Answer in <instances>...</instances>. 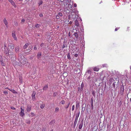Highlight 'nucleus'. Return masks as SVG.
Segmentation results:
<instances>
[{"mask_svg":"<svg viewBox=\"0 0 131 131\" xmlns=\"http://www.w3.org/2000/svg\"><path fill=\"white\" fill-rule=\"evenodd\" d=\"M124 90V87L123 85L122 84L121 85L120 88V93L122 94H123V92Z\"/></svg>","mask_w":131,"mask_h":131,"instance_id":"1","label":"nucleus"},{"mask_svg":"<svg viewBox=\"0 0 131 131\" xmlns=\"http://www.w3.org/2000/svg\"><path fill=\"white\" fill-rule=\"evenodd\" d=\"M8 1L12 4V5L15 8L16 7V5L15 2L12 0H8Z\"/></svg>","mask_w":131,"mask_h":131,"instance_id":"2","label":"nucleus"},{"mask_svg":"<svg viewBox=\"0 0 131 131\" xmlns=\"http://www.w3.org/2000/svg\"><path fill=\"white\" fill-rule=\"evenodd\" d=\"M21 112L20 113V116L21 117H23L24 115V109H23L21 107L20 108Z\"/></svg>","mask_w":131,"mask_h":131,"instance_id":"3","label":"nucleus"},{"mask_svg":"<svg viewBox=\"0 0 131 131\" xmlns=\"http://www.w3.org/2000/svg\"><path fill=\"white\" fill-rule=\"evenodd\" d=\"M36 93L35 92H33L32 94V100L33 101H34L35 100V95Z\"/></svg>","mask_w":131,"mask_h":131,"instance_id":"4","label":"nucleus"},{"mask_svg":"<svg viewBox=\"0 0 131 131\" xmlns=\"http://www.w3.org/2000/svg\"><path fill=\"white\" fill-rule=\"evenodd\" d=\"M83 124V121L82 120L80 123L79 125V129H81L82 128Z\"/></svg>","mask_w":131,"mask_h":131,"instance_id":"5","label":"nucleus"},{"mask_svg":"<svg viewBox=\"0 0 131 131\" xmlns=\"http://www.w3.org/2000/svg\"><path fill=\"white\" fill-rule=\"evenodd\" d=\"M31 106L30 105H28L27 108V112L30 111L31 110Z\"/></svg>","mask_w":131,"mask_h":131,"instance_id":"6","label":"nucleus"},{"mask_svg":"<svg viewBox=\"0 0 131 131\" xmlns=\"http://www.w3.org/2000/svg\"><path fill=\"white\" fill-rule=\"evenodd\" d=\"M3 22L5 25L7 27H8L7 24L8 23L6 20V19L5 18H4L3 19Z\"/></svg>","mask_w":131,"mask_h":131,"instance_id":"7","label":"nucleus"},{"mask_svg":"<svg viewBox=\"0 0 131 131\" xmlns=\"http://www.w3.org/2000/svg\"><path fill=\"white\" fill-rule=\"evenodd\" d=\"M8 89L11 92H12L14 94H17V92L16 91H15V90L14 89Z\"/></svg>","mask_w":131,"mask_h":131,"instance_id":"8","label":"nucleus"},{"mask_svg":"<svg viewBox=\"0 0 131 131\" xmlns=\"http://www.w3.org/2000/svg\"><path fill=\"white\" fill-rule=\"evenodd\" d=\"M66 46L67 47V43L66 42H64L63 46L62 47V48L63 49Z\"/></svg>","mask_w":131,"mask_h":131,"instance_id":"9","label":"nucleus"},{"mask_svg":"<svg viewBox=\"0 0 131 131\" xmlns=\"http://www.w3.org/2000/svg\"><path fill=\"white\" fill-rule=\"evenodd\" d=\"M75 25L77 27L79 26V24L77 20H76L75 21Z\"/></svg>","mask_w":131,"mask_h":131,"instance_id":"10","label":"nucleus"},{"mask_svg":"<svg viewBox=\"0 0 131 131\" xmlns=\"http://www.w3.org/2000/svg\"><path fill=\"white\" fill-rule=\"evenodd\" d=\"M99 70V69L96 67H94L93 68V70L94 71H98Z\"/></svg>","mask_w":131,"mask_h":131,"instance_id":"11","label":"nucleus"},{"mask_svg":"<svg viewBox=\"0 0 131 131\" xmlns=\"http://www.w3.org/2000/svg\"><path fill=\"white\" fill-rule=\"evenodd\" d=\"M9 47L10 49H13L14 48V45L13 44H11L9 46Z\"/></svg>","mask_w":131,"mask_h":131,"instance_id":"12","label":"nucleus"},{"mask_svg":"<svg viewBox=\"0 0 131 131\" xmlns=\"http://www.w3.org/2000/svg\"><path fill=\"white\" fill-rule=\"evenodd\" d=\"M29 44L28 43H26L23 46V48L24 49H26L29 46Z\"/></svg>","mask_w":131,"mask_h":131,"instance_id":"13","label":"nucleus"},{"mask_svg":"<svg viewBox=\"0 0 131 131\" xmlns=\"http://www.w3.org/2000/svg\"><path fill=\"white\" fill-rule=\"evenodd\" d=\"M48 86L47 85H46L43 88V90H47V89H48Z\"/></svg>","mask_w":131,"mask_h":131,"instance_id":"14","label":"nucleus"},{"mask_svg":"<svg viewBox=\"0 0 131 131\" xmlns=\"http://www.w3.org/2000/svg\"><path fill=\"white\" fill-rule=\"evenodd\" d=\"M26 123L28 124H30V121L29 119H27L26 120Z\"/></svg>","mask_w":131,"mask_h":131,"instance_id":"15","label":"nucleus"},{"mask_svg":"<svg viewBox=\"0 0 131 131\" xmlns=\"http://www.w3.org/2000/svg\"><path fill=\"white\" fill-rule=\"evenodd\" d=\"M41 55V52H39L38 53L37 55V57L39 58Z\"/></svg>","mask_w":131,"mask_h":131,"instance_id":"16","label":"nucleus"},{"mask_svg":"<svg viewBox=\"0 0 131 131\" xmlns=\"http://www.w3.org/2000/svg\"><path fill=\"white\" fill-rule=\"evenodd\" d=\"M91 107L92 108V109H93V100L92 99H91Z\"/></svg>","mask_w":131,"mask_h":131,"instance_id":"17","label":"nucleus"},{"mask_svg":"<svg viewBox=\"0 0 131 131\" xmlns=\"http://www.w3.org/2000/svg\"><path fill=\"white\" fill-rule=\"evenodd\" d=\"M12 37H13L15 36L16 35L15 34V31H13L12 32Z\"/></svg>","mask_w":131,"mask_h":131,"instance_id":"18","label":"nucleus"},{"mask_svg":"<svg viewBox=\"0 0 131 131\" xmlns=\"http://www.w3.org/2000/svg\"><path fill=\"white\" fill-rule=\"evenodd\" d=\"M79 105V102H77L76 105V109L78 108Z\"/></svg>","mask_w":131,"mask_h":131,"instance_id":"19","label":"nucleus"},{"mask_svg":"<svg viewBox=\"0 0 131 131\" xmlns=\"http://www.w3.org/2000/svg\"><path fill=\"white\" fill-rule=\"evenodd\" d=\"M35 115V114L33 113H31L29 115V116L30 117H33Z\"/></svg>","mask_w":131,"mask_h":131,"instance_id":"20","label":"nucleus"},{"mask_svg":"<svg viewBox=\"0 0 131 131\" xmlns=\"http://www.w3.org/2000/svg\"><path fill=\"white\" fill-rule=\"evenodd\" d=\"M55 123V121L54 120H53L50 122V124L51 125H52Z\"/></svg>","mask_w":131,"mask_h":131,"instance_id":"21","label":"nucleus"},{"mask_svg":"<svg viewBox=\"0 0 131 131\" xmlns=\"http://www.w3.org/2000/svg\"><path fill=\"white\" fill-rule=\"evenodd\" d=\"M43 3V2L42 0H40L39 2L38 3V4L39 6L41 5Z\"/></svg>","mask_w":131,"mask_h":131,"instance_id":"22","label":"nucleus"},{"mask_svg":"<svg viewBox=\"0 0 131 131\" xmlns=\"http://www.w3.org/2000/svg\"><path fill=\"white\" fill-rule=\"evenodd\" d=\"M74 35L75 37L77 39L78 38V35L77 32H75L74 33Z\"/></svg>","mask_w":131,"mask_h":131,"instance_id":"23","label":"nucleus"},{"mask_svg":"<svg viewBox=\"0 0 131 131\" xmlns=\"http://www.w3.org/2000/svg\"><path fill=\"white\" fill-rule=\"evenodd\" d=\"M92 94L94 97H95V91H92Z\"/></svg>","mask_w":131,"mask_h":131,"instance_id":"24","label":"nucleus"},{"mask_svg":"<svg viewBox=\"0 0 131 131\" xmlns=\"http://www.w3.org/2000/svg\"><path fill=\"white\" fill-rule=\"evenodd\" d=\"M65 101L64 100H62L60 102V104H65Z\"/></svg>","mask_w":131,"mask_h":131,"instance_id":"25","label":"nucleus"},{"mask_svg":"<svg viewBox=\"0 0 131 131\" xmlns=\"http://www.w3.org/2000/svg\"><path fill=\"white\" fill-rule=\"evenodd\" d=\"M44 44L43 43H42L40 45V46L41 48V49H42L43 47H44Z\"/></svg>","mask_w":131,"mask_h":131,"instance_id":"26","label":"nucleus"},{"mask_svg":"<svg viewBox=\"0 0 131 131\" xmlns=\"http://www.w3.org/2000/svg\"><path fill=\"white\" fill-rule=\"evenodd\" d=\"M19 50V47H17V48H15V51L16 52H18Z\"/></svg>","mask_w":131,"mask_h":131,"instance_id":"27","label":"nucleus"},{"mask_svg":"<svg viewBox=\"0 0 131 131\" xmlns=\"http://www.w3.org/2000/svg\"><path fill=\"white\" fill-rule=\"evenodd\" d=\"M59 111V108L58 107H57L55 108V112H57Z\"/></svg>","mask_w":131,"mask_h":131,"instance_id":"28","label":"nucleus"},{"mask_svg":"<svg viewBox=\"0 0 131 131\" xmlns=\"http://www.w3.org/2000/svg\"><path fill=\"white\" fill-rule=\"evenodd\" d=\"M45 107V105L42 104L40 105V107L41 108H43Z\"/></svg>","mask_w":131,"mask_h":131,"instance_id":"29","label":"nucleus"},{"mask_svg":"<svg viewBox=\"0 0 131 131\" xmlns=\"http://www.w3.org/2000/svg\"><path fill=\"white\" fill-rule=\"evenodd\" d=\"M1 64L3 66H4L5 65V64L3 63V61H1Z\"/></svg>","mask_w":131,"mask_h":131,"instance_id":"30","label":"nucleus"},{"mask_svg":"<svg viewBox=\"0 0 131 131\" xmlns=\"http://www.w3.org/2000/svg\"><path fill=\"white\" fill-rule=\"evenodd\" d=\"M39 26V25L38 24H37L35 25V27L36 28H38Z\"/></svg>","mask_w":131,"mask_h":131,"instance_id":"31","label":"nucleus"},{"mask_svg":"<svg viewBox=\"0 0 131 131\" xmlns=\"http://www.w3.org/2000/svg\"><path fill=\"white\" fill-rule=\"evenodd\" d=\"M57 93L56 92H54L53 93V96H57Z\"/></svg>","mask_w":131,"mask_h":131,"instance_id":"32","label":"nucleus"},{"mask_svg":"<svg viewBox=\"0 0 131 131\" xmlns=\"http://www.w3.org/2000/svg\"><path fill=\"white\" fill-rule=\"evenodd\" d=\"M58 15H59V16H62V15L61 13L60 12L58 13Z\"/></svg>","mask_w":131,"mask_h":131,"instance_id":"33","label":"nucleus"},{"mask_svg":"<svg viewBox=\"0 0 131 131\" xmlns=\"http://www.w3.org/2000/svg\"><path fill=\"white\" fill-rule=\"evenodd\" d=\"M75 108L74 105H73L72 106V111H73L74 110Z\"/></svg>","mask_w":131,"mask_h":131,"instance_id":"34","label":"nucleus"},{"mask_svg":"<svg viewBox=\"0 0 131 131\" xmlns=\"http://www.w3.org/2000/svg\"><path fill=\"white\" fill-rule=\"evenodd\" d=\"M56 18L57 19H59L60 18V17L59 15H57L56 16Z\"/></svg>","mask_w":131,"mask_h":131,"instance_id":"35","label":"nucleus"},{"mask_svg":"<svg viewBox=\"0 0 131 131\" xmlns=\"http://www.w3.org/2000/svg\"><path fill=\"white\" fill-rule=\"evenodd\" d=\"M67 57L68 59H71L69 54H68Z\"/></svg>","mask_w":131,"mask_h":131,"instance_id":"36","label":"nucleus"},{"mask_svg":"<svg viewBox=\"0 0 131 131\" xmlns=\"http://www.w3.org/2000/svg\"><path fill=\"white\" fill-rule=\"evenodd\" d=\"M83 86H84V84L83 83H82L81 84V89L83 88Z\"/></svg>","mask_w":131,"mask_h":131,"instance_id":"37","label":"nucleus"},{"mask_svg":"<svg viewBox=\"0 0 131 131\" xmlns=\"http://www.w3.org/2000/svg\"><path fill=\"white\" fill-rule=\"evenodd\" d=\"M88 73L89 74H91V71L90 70H88Z\"/></svg>","mask_w":131,"mask_h":131,"instance_id":"38","label":"nucleus"},{"mask_svg":"<svg viewBox=\"0 0 131 131\" xmlns=\"http://www.w3.org/2000/svg\"><path fill=\"white\" fill-rule=\"evenodd\" d=\"M13 38H14V40H17V37L16 36H15V37H13Z\"/></svg>","mask_w":131,"mask_h":131,"instance_id":"39","label":"nucleus"},{"mask_svg":"<svg viewBox=\"0 0 131 131\" xmlns=\"http://www.w3.org/2000/svg\"><path fill=\"white\" fill-rule=\"evenodd\" d=\"M4 93L5 94H8V92L7 91H4Z\"/></svg>","mask_w":131,"mask_h":131,"instance_id":"40","label":"nucleus"},{"mask_svg":"<svg viewBox=\"0 0 131 131\" xmlns=\"http://www.w3.org/2000/svg\"><path fill=\"white\" fill-rule=\"evenodd\" d=\"M34 49L35 50H36L37 49V48L36 46H35L34 48Z\"/></svg>","mask_w":131,"mask_h":131,"instance_id":"41","label":"nucleus"},{"mask_svg":"<svg viewBox=\"0 0 131 131\" xmlns=\"http://www.w3.org/2000/svg\"><path fill=\"white\" fill-rule=\"evenodd\" d=\"M74 56L75 57H77L78 56V54H76L74 55Z\"/></svg>","mask_w":131,"mask_h":131,"instance_id":"42","label":"nucleus"},{"mask_svg":"<svg viewBox=\"0 0 131 131\" xmlns=\"http://www.w3.org/2000/svg\"><path fill=\"white\" fill-rule=\"evenodd\" d=\"M79 113H80L79 112L78 114V115L77 114V115L76 116V117H77V118H78V117L79 116Z\"/></svg>","mask_w":131,"mask_h":131,"instance_id":"43","label":"nucleus"},{"mask_svg":"<svg viewBox=\"0 0 131 131\" xmlns=\"http://www.w3.org/2000/svg\"><path fill=\"white\" fill-rule=\"evenodd\" d=\"M68 18L69 19H71V15H69L68 16Z\"/></svg>","mask_w":131,"mask_h":131,"instance_id":"44","label":"nucleus"},{"mask_svg":"<svg viewBox=\"0 0 131 131\" xmlns=\"http://www.w3.org/2000/svg\"><path fill=\"white\" fill-rule=\"evenodd\" d=\"M39 16L40 17H41L43 16V15L42 14H39Z\"/></svg>","mask_w":131,"mask_h":131,"instance_id":"45","label":"nucleus"},{"mask_svg":"<svg viewBox=\"0 0 131 131\" xmlns=\"http://www.w3.org/2000/svg\"><path fill=\"white\" fill-rule=\"evenodd\" d=\"M11 108L13 110H15L16 109L15 108L13 107H11Z\"/></svg>","mask_w":131,"mask_h":131,"instance_id":"46","label":"nucleus"},{"mask_svg":"<svg viewBox=\"0 0 131 131\" xmlns=\"http://www.w3.org/2000/svg\"><path fill=\"white\" fill-rule=\"evenodd\" d=\"M29 47L30 48V49H29L28 50H29L30 49H32V46H29Z\"/></svg>","mask_w":131,"mask_h":131,"instance_id":"47","label":"nucleus"},{"mask_svg":"<svg viewBox=\"0 0 131 131\" xmlns=\"http://www.w3.org/2000/svg\"><path fill=\"white\" fill-rule=\"evenodd\" d=\"M78 118H77V117H75V121H78Z\"/></svg>","mask_w":131,"mask_h":131,"instance_id":"48","label":"nucleus"},{"mask_svg":"<svg viewBox=\"0 0 131 131\" xmlns=\"http://www.w3.org/2000/svg\"><path fill=\"white\" fill-rule=\"evenodd\" d=\"M119 29V28H116L115 29V31H117L118 29Z\"/></svg>","mask_w":131,"mask_h":131,"instance_id":"49","label":"nucleus"},{"mask_svg":"<svg viewBox=\"0 0 131 131\" xmlns=\"http://www.w3.org/2000/svg\"><path fill=\"white\" fill-rule=\"evenodd\" d=\"M74 7H76L77 6V5L75 3L74 4Z\"/></svg>","mask_w":131,"mask_h":131,"instance_id":"50","label":"nucleus"},{"mask_svg":"<svg viewBox=\"0 0 131 131\" xmlns=\"http://www.w3.org/2000/svg\"><path fill=\"white\" fill-rule=\"evenodd\" d=\"M25 21V20L24 19H23L21 20V21L22 22H24Z\"/></svg>","mask_w":131,"mask_h":131,"instance_id":"51","label":"nucleus"},{"mask_svg":"<svg viewBox=\"0 0 131 131\" xmlns=\"http://www.w3.org/2000/svg\"><path fill=\"white\" fill-rule=\"evenodd\" d=\"M69 106V104H68L67 106H66L65 107V108H67Z\"/></svg>","mask_w":131,"mask_h":131,"instance_id":"52","label":"nucleus"},{"mask_svg":"<svg viewBox=\"0 0 131 131\" xmlns=\"http://www.w3.org/2000/svg\"><path fill=\"white\" fill-rule=\"evenodd\" d=\"M77 121H74V124L76 125L77 123Z\"/></svg>","mask_w":131,"mask_h":131,"instance_id":"53","label":"nucleus"},{"mask_svg":"<svg viewBox=\"0 0 131 131\" xmlns=\"http://www.w3.org/2000/svg\"><path fill=\"white\" fill-rule=\"evenodd\" d=\"M71 15V16H73V14H72V12H71V13H70V15Z\"/></svg>","mask_w":131,"mask_h":131,"instance_id":"54","label":"nucleus"},{"mask_svg":"<svg viewBox=\"0 0 131 131\" xmlns=\"http://www.w3.org/2000/svg\"><path fill=\"white\" fill-rule=\"evenodd\" d=\"M17 25L18 24L17 22H16L15 24V25L16 26H17Z\"/></svg>","mask_w":131,"mask_h":131,"instance_id":"55","label":"nucleus"},{"mask_svg":"<svg viewBox=\"0 0 131 131\" xmlns=\"http://www.w3.org/2000/svg\"><path fill=\"white\" fill-rule=\"evenodd\" d=\"M72 23V22L71 21H70V22H69V24H71Z\"/></svg>","mask_w":131,"mask_h":131,"instance_id":"56","label":"nucleus"},{"mask_svg":"<svg viewBox=\"0 0 131 131\" xmlns=\"http://www.w3.org/2000/svg\"><path fill=\"white\" fill-rule=\"evenodd\" d=\"M112 86H113L115 87V84L114 83H113L112 84Z\"/></svg>","mask_w":131,"mask_h":131,"instance_id":"57","label":"nucleus"},{"mask_svg":"<svg viewBox=\"0 0 131 131\" xmlns=\"http://www.w3.org/2000/svg\"><path fill=\"white\" fill-rule=\"evenodd\" d=\"M45 129L44 128L43 129H42V131H45Z\"/></svg>","mask_w":131,"mask_h":131,"instance_id":"58","label":"nucleus"},{"mask_svg":"<svg viewBox=\"0 0 131 131\" xmlns=\"http://www.w3.org/2000/svg\"><path fill=\"white\" fill-rule=\"evenodd\" d=\"M106 65V64H104L103 65V67H104Z\"/></svg>","mask_w":131,"mask_h":131,"instance_id":"59","label":"nucleus"},{"mask_svg":"<svg viewBox=\"0 0 131 131\" xmlns=\"http://www.w3.org/2000/svg\"><path fill=\"white\" fill-rule=\"evenodd\" d=\"M76 125V124H74V126H73V127L74 128H75V127Z\"/></svg>","mask_w":131,"mask_h":131,"instance_id":"60","label":"nucleus"},{"mask_svg":"<svg viewBox=\"0 0 131 131\" xmlns=\"http://www.w3.org/2000/svg\"><path fill=\"white\" fill-rule=\"evenodd\" d=\"M59 1H60L61 2H63L64 0H59Z\"/></svg>","mask_w":131,"mask_h":131,"instance_id":"61","label":"nucleus"},{"mask_svg":"<svg viewBox=\"0 0 131 131\" xmlns=\"http://www.w3.org/2000/svg\"><path fill=\"white\" fill-rule=\"evenodd\" d=\"M72 13L73 12L74 13H75V12L74 11V10H72Z\"/></svg>","mask_w":131,"mask_h":131,"instance_id":"62","label":"nucleus"},{"mask_svg":"<svg viewBox=\"0 0 131 131\" xmlns=\"http://www.w3.org/2000/svg\"><path fill=\"white\" fill-rule=\"evenodd\" d=\"M69 36H70V32L69 33Z\"/></svg>","mask_w":131,"mask_h":131,"instance_id":"63","label":"nucleus"},{"mask_svg":"<svg viewBox=\"0 0 131 131\" xmlns=\"http://www.w3.org/2000/svg\"><path fill=\"white\" fill-rule=\"evenodd\" d=\"M64 6H66V5H65V2H64Z\"/></svg>","mask_w":131,"mask_h":131,"instance_id":"64","label":"nucleus"}]
</instances>
